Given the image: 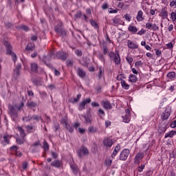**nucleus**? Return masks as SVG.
Returning a JSON list of instances; mask_svg holds the SVG:
<instances>
[{
    "label": "nucleus",
    "instance_id": "nucleus-1",
    "mask_svg": "<svg viewBox=\"0 0 176 176\" xmlns=\"http://www.w3.org/2000/svg\"><path fill=\"white\" fill-rule=\"evenodd\" d=\"M109 57L114 61L116 65H120V63H122V59L120 58L119 51L116 50L115 52L112 51L109 52Z\"/></svg>",
    "mask_w": 176,
    "mask_h": 176
},
{
    "label": "nucleus",
    "instance_id": "nucleus-2",
    "mask_svg": "<svg viewBox=\"0 0 176 176\" xmlns=\"http://www.w3.org/2000/svg\"><path fill=\"white\" fill-rule=\"evenodd\" d=\"M4 45L6 47L7 54H10V56H12V58L14 63H16V60H17V56L16 54H14L13 52H12V45H10V43L8 41L4 42Z\"/></svg>",
    "mask_w": 176,
    "mask_h": 176
},
{
    "label": "nucleus",
    "instance_id": "nucleus-3",
    "mask_svg": "<svg viewBox=\"0 0 176 176\" xmlns=\"http://www.w3.org/2000/svg\"><path fill=\"white\" fill-rule=\"evenodd\" d=\"M130 149L124 148L120 153V160H122V162H126V160L129 159V156H130Z\"/></svg>",
    "mask_w": 176,
    "mask_h": 176
},
{
    "label": "nucleus",
    "instance_id": "nucleus-4",
    "mask_svg": "<svg viewBox=\"0 0 176 176\" xmlns=\"http://www.w3.org/2000/svg\"><path fill=\"white\" fill-rule=\"evenodd\" d=\"M77 155L80 159H83V156H88L89 150L85 146H82L77 151Z\"/></svg>",
    "mask_w": 176,
    "mask_h": 176
},
{
    "label": "nucleus",
    "instance_id": "nucleus-5",
    "mask_svg": "<svg viewBox=\"0 0 176 176\" xmlns=\"http://www.w3.org/2000/svg\"><path fill=\"white\" fill-rule=\"evenodd\" d=\"M8 113L11 116L12 120H16L19 118V115L17 114V111L14 108L13 106L10 105L8 107Z\"/></svg>",
    "mask_w": 176,
    "mask_h": 176
},
{
    "label": "nucleus",
    "instance_id": "nucleus-6",
    "mask_svg": "<svg viewBox=\"0 0 176 176\" xmlns=\"http://www.w3.org/2000/svg\"><path fill=\"white\" fill-rule=\"evenodd\" d=\"M10 138H12V135L8 133H6L3 135V140H1V145L3 146H6V145H9L10 144Z\"/></svg>",
    "mask_w": 176,
    "mask_h": 176
},
{
    "label": "nucleus",
    "instance_id": "nucleus-7",
    "mask_svg": "<svg viewBox=\"0 0 176 176\" xmlns=\"http://www.w3.org/2000/svg\"><path fill=\"white\" fill-rule=\"evenodd\" d=\"M91 102V99L87 98L84 99L82 102H80L78 104V111H84V109H86V104H90Z\"/></svg>",
    "mask_w": 176,
    "mask_h": 176
},
{
    "label": "nucleus",
    "instance_id": "nucleus-8",
    "mask_svg": "<svg viewBox=\"0 0 176 176\" xmlns=\"http://www.w3.org/2000/svg\"><path fill=\"white\" fill-rule=\"evenodd\" d=\"M167 126H168V124L167 122H162L160 124L158 127V133L160 134H164L166 131H167Z\"/></svg>",
    "mask_w": 176,
    "mask_h": 176
},
{
    "label": "nucleus",
    "instance_id": "nucleus-9",
    "mask_svg": "<svg viewBox=\"0 0 176 176\" xmlns=\"http://www.w3.org/2000/svg\"><path fill=\"white\" fill-rule=\"evenodd\" d=\"M122 119H123L124 123H129L130 120H131L130 109H125V115L122 116Z\"/></svg>",
    "mask_w": 176,
    "mask_h": 176
},
{
    "label": "nucleus",
    "instance_id": "nucleus-10",
    "mask_svg": "<svg viewBox=\"0 0 176 176\" xmlns=\"http://www.w3.org/2000/svg\"><path fill=\"white\" fill-rule=\"evenodd\" d=\"M103 144L105 148H111L113 145V141L109 138H105L103 140Z\"/></svg>",
    "mask_w": 176,
    "mask_h": 176
},
{
    "label": "nucleus",
    "instance_id": "nucleus-11",
    "mask_svg": "<svg viewBox=\"0 0 176 176\" xmlns=\"http://www.w3.org/2000/svg\"><path fill=\"white\" fill-rule=\"evenodd\" d=\"M20 69H21V65H17L16 68L14 69V78L15 79H17V78L20 76L21 74V72H20Z\"/></svg>",
    "mask_w": 176,
    "mask_h": 176
},
{
    "label": "nucleus",
    "instance_id": "nucleus-12",
    "mask_svg": "<svg viewBox=\"0 0 176 176\" xmlns=\"http://www.w3.org/2000/svg\"><path fill=\"white\" fill-rule=\"evenodd\" d=\"M102 106L104 109H112V104H111L108 100H102Z\"/></svg>",
    "mask_w": 176,
    "mask_h": 176
},
{
    "label": "nucleus",
    "instance_id": "nucleus-13",
    "mask_svg": "<svg viewBox=\"0 0 176 176\" xmlns=\"http://www.w3.org/2000/svg\"><path fill=\"white\" fill-rule=\"evenodd\" d=\"M30 72L32 74H36L38 72V64L36 63H32L30 64Z\"/></svg>",
    "mask_w": 176,
    "mask_h": 176
},
{
    "label": "nucleus",
    "instance_id": "nucleus-14",
    "mask_svg": "<svg viewBox=\"0 0 176 176\" xmlns=\"http://www.w3.org/2000/svg\"><path fill=\"white\" fill-rule=\"evenodd\" d=\"M56 57L60 58V60H67V55L63 51H59L56 53Z\"/></svg>",
    "mask_w": 176,
    "mask_h": 176
},
{
    "label": "nucleus",
    "instance_id": "nucleus-15",
    "mask_svg": "<svg viewBox=\"0 0 176 176\" xmlns=\"http://www.w3.org/2000/svg\"><path fill=\"white\" fill-rule=\"evenodd\" d=\"M127 46L129 49H138V45L130 40L127 41Z\"/></svg>",
    "mask_w": 176,
    "mask_h": 176
},
{
    "label": "nucleus",
    "instance_id": "nucleus-16",
    "mask_svg": "<svg viewBox=\"0 0 176 176\" xmlns=\"http://www.w3.org/2000/svg\"><path fill=\"white\" fill-rule=\"evenodd\" d=\"M76 73L80 78H83L86 77V72H85L82 68H78L76 70Z\"/></svg>",
    "mask_w": 176,
    "mask_h": 176
},
{
    "label": "nucleus",
    "instance_id": "nucleus-17",
    "mask_svg": "<svg viewBox=\"0 0 176 176\" xmlns=\"http://www.w3.org/2000/svg\"><path fill=\"white\" fill-rule=\"evenodd\" d=\"M170 113L169 110L166 109L162 114V120H167L168 118H170Z\"/></svg>",
    "mask_w": 176,
    "mask_h": 176
},
{
    "label": "nucleus",
    "instance_id": "nucleus-18",
    "mask_svg": "<svg viewBox=\"0 0 176 176\" xmlns=\"http://www.w3.org/2000/svg\"><path fill=\"white\" fill-rule=\"evenodd\" d=\"M112 20L113 23L112 25H122V24H124V22L119 18H113Z\"/></svg>",
    "mask_w": 176,
    "mask_h": 176
},
{
    "label": "nucleus",
    "instance_id": "nucleus-19",
    "mask_svg": "<svg viewBox=\"0 0 176 176\" xmlns=\"http://www.w3.org/2000/svg\"><path fill=\"white\" fill-rule=\"evenodd\" d=\"M144 12L142 10H139L138 12V14L136 16V20L137 21H144Z\"/></svg>",
    "mask_w": 176,
    "mask_h": 176
},
{
    "label": "nucleus",
    "instance_id": "nucleus-20",
    "mask_svg": "<svg viewBox=\"0 0 176 176\" xmlns=\"http://www.w3.org/2000/svg\"><path fill=\"white\" fill-rule=\"evenodd\" d=\"M70 167L74 175H78V174H79V167H78V165L71 164Z\"/></svg>",
    "mask_w": 176,
    "mask_h": 176
},
{
    "label": "nucleus",
    "instance_id": "nucleus-21",
    "mask_svg": "<svg viewBox=\"0 0 176 176\" xmlns=\"http://www.w3.org/2000/svg\"><path fill=\"white\" fill-rule=\"evenodd\" d=\"M121 149V146H120V144H118L115 148H114V151H113V153L111 154V157H115L118 153H119V151H120Z\"/></svg>",
    "mask_w": 176,
    "mask_h": 176
},
{
    "label": "nucleus",
    "instance_id": "nucleus-22",
    "mask_svg": "<svg viewBox=\"0 0 176 176\" xmlns=\"http://www.w3.org/2000/svg\"><path fill=\"white\" fill-rule=\"evenodd\" d=\"M174 135H176V131L174 130H172L165 134L164 138H173Z\"/></svg>",
    "mask_w": 176,
    "mask_h": 176
},
{
    "label": "nucleus",
    "instance_id": "nucleus-23",
    "mask_svg": "<svg viewBox=\"0 0 176 176\" xmlns=\"http://www.w3.org/2000/svg\"><path fill=\"white\" fill-rule=\"evenodd\" d=\"M144 158V154L142 153H139L136 154L135 157V163H140V160Z\"/></svg>",
    "mask_w": 176,
    "mask_h": 176
},
{
    "label": "nucleus",
    "instance_id": "nucleus-24",
    "mask_svg": "<svg viewBox=\"0 0 176 176\" xmlns=\"http://www.w3.org/2000/svg\"><path fill=\"white\" fill-rule=\"evenodd\" d=\"M27 107H28V108H35L37 105L38 103L34 102V101H28L26 103Z\"/></svg>",
    "mask_w": 176,
    "mask_h": 176
},
{
    "label": "nucleus",
    "instance_id": "nucleus-25",
    "mask_svg": "<svg viewBox=\"0 0 176 176\" xmlns=\"http://www.w3.org/2000/svg\"><path fill=\"white\" fill-rule=\"evenodd\" d=\"M170 19L172 21V23H175L176 21V10H175L174 11H173L170 14Z\"/></svg>",
    "mask_w": 176,
    "mask_h": 176
},
{
    "label": "nucleus",
    "instance_id": "nucleus-26",
    "mask_svg": "<svg viewBox=\"0 0 176 176\" xmlns=\"http://www.w3.org/2000/svg\"><path fill=\"white\" fill-rule=\"evenodd\" d=\"M138 80L137 76L134 74H130L129 77V81L131 82L132 83H135Z\"/></svg>",
    "mask_w": 176,
    "mask_h": 176
},
{
    "label": "nucleus",
    "instance_id": "nucleus-27",
    "mask_svg": "<svg viewBox=\"0 0 176 176\" xmlns=\"http://www.w3.org/2000/svg\"><path fill=\"white\" fill-rule=\"evenodd\" d=\"M162 19H167L168 17V12H167V10L162 9V10L160 12Z\"/></svg>",
    "mask_w": 176,
    "mask_h": 176
},
{
    "label": "nucleus",
    "instance_id": "nucleus-28",
    "mask_svg": "<svg viewBox=\"0 0 176 176\" xmlns=\"http://www.w3.org/2000/svg\"><path fill=\"white\" fill-rule=\"evenodd\" d=\"M175 72H170L167 74V78H168V79L170 80H174V79H175Z\"/></svg>",
    "mask_w": 176,
    "mask_h": 176
},
{
    "label": "nucleus",
    "instance_id": "nucleus-29",
    "mask_svg": "<svg viewBox=\"0 0 176 176\" xmlns=\"http://www.w3.org/2000/svg\"><path fill=\"white\" fill-rule=\"evenodd\" d=\"M128 30L132 34H137V31H138V29L137 28V27L131 25L129 26Z\"/></svg>",
    "mask_w": 176,
    "mask_h": 176
},
{
    "label": "nucleus",
    "instance_id": "nucleus-30",
    "mask_svg": "<svg viewBox=\"0 0 176 176\" xmlns=\"http://www.w3.org/2000/svg\"><path fill=\"white\" fill-rule=\"evenodd\" d=\"M17 129H18V131H19L21 138H23L24 140V138H25V135H26L25 132L24 131V129H23V128H21V126H18Z\"/></svg>",
    "mask_w": 176,
    "mask_h": 176
},
{
    "label": "nucleus",
    "instance_id": "nucleus-31",
    "mask_svg": "<svg viewBox=\"0 0 176 176\" xmlns=\"http://www.w3.org/2000/svg\"><path fill=\"white\" fill-rule=\"evenodd\" d=\"M120 83L122 89H124L125 90H129V89H130V85L126 84V81L122 80Z\"/></svg>",
    "mask_w": 176,
    "mask_h": 176
},
{
    "label": "nucleus",
    "instance_id": "nucleus-32",
    "mask_svg": "<svg viewBox=\"0 0 176 176\" xmlns=\"http://www.w3.org/2000/svg\"><path fill=\"white\" fill-rule=\"evenodd\" d=\"M32 120H35V122H39V120H41V122H43L42 117L37 115L32 116Z\"/></svg>",
    "mask_w": 176,
    "mask_h": 176
},
{
    "label": "nucleus",
    "instance_id": "nucleus-33",
    "mask_svg": "<svg viewBox=\"0 0 176 176\" xmlns=\"http://www.w3.org/2000/svg\"><path fill=\"white\" fill-rule=\"evenodd\" d=\"M52 167H56V168H60V160H55L51 163Z\"/></svg>",
    "mask_w": 176,
    "mask_h": 176
},
{
    "label": "nucleus",
    "instance_id": "nucleus-34",
    "mask_svg": "<svg viewBox=\"0 0 176 176\" xmlns=\"http://www.w3.org/2000/svg\"><path fill=\"white\" fill-rule=\"evenodd\" d=\"M83 118H85L84 123H85V124H89V123H91V117L84 116Z\"/></svg>",
    "mask_w": 176,
    "mask_h": 176
},
{
    "label": "nucleus",
    "instance_id": "nucleus-35",
    "mask_svg": "<svg viewBox=\"0 0 176 176\" xmlns=\"http://www.w3.org/2000/svg\"><path fill=\"white\" fill-rule=\"evenodd\" d=\"M89 23H90L91 27H94V28H95V30H98V24H97L95 21L90 19Z\"/></svg>",
    "mask_w": 176,
    "mask_h": 176
},
{
    "label": "nucleus",
    "instance_id": "nucleus-36",
    "mask_svg": "<svg viewBox=\"0 0 176 176\" xmlns=\"http://www.w3.org/2000/svg\"><path fill=\"white\" fill-rule=\"evenodd\" d=\"M126 60L127 61V63L131 65V64H133V61H134V58H133V57H131V56L128 55L126 57Z\"/></svg>",
    "mask_w": 176,
    "mask_h": 176
},
{
    "label": "nucleus",
    "instance_id": "nucleus-37",
    "mask_svg": "<svg viewBox=\"0 0 176 176\" xmlns=\"http://www.w3.org/2000/svg\"><path fill=\"white\" fill-rule=\"evenodd\" d=\"M26 50H34L35 49V45L32 44L31 43H29L28 45L25 47Z\"/></svg>",
    "mask_w": 176,
    "mask_h": 176
},
{
    "label": "nucleus",
    "instance_id": "nucleus-38",
    "mask_svg": "<svg viewBox=\"0 0 176 176\" xmlns=\"http://www.w3.org/2000/svg\"><path fill=\"white\" fill-rule=\"evenodd\" d=\"M21 168L23 171H25V170H27V168H28V163L27 162H24L22 164Z\"/></svg>",
    "mask_w": 176,
    "mask_h": 176
},
{
    "label": "nucleus",
    "instance_id": "nucleus-39",
    "mask_svg": "<svg viewBox=\"0 0 176 176\" xmlns=\"http://www.w3.org/2000/svg\"><path fill=\"white\" fill-rule=\"evenodd\" d=\"M98 58L102 61V63H105V57H104V55L102 54H99L98 55Z\"/></svg>",
    "mask_w": 176,
    "mask_h": 176
},
{
    "label": "nucleus",
    "instance_id": "nucleus-40",
    "mask_svg": "<svg viewBox=\"0 0 176 176\" xmlns=\"http://www.w3.org/2000/svg\"><path fill=\"white\" fill-rule=\"evenodd\" d=\"M153 27V24H152V23L148 22L146 23V28L147 30H152Z\"/></svg>",
    "mask_w": 176,
    "mask_h": 176
},
{
    "label": "nucleus",
    "instance_id": "nucleus-41",
    "mask_svg": "<svg viewBox=\"0 0 176 176\" xmlns=\"http://www.w3.org/2000/svg\"><path fill=\"white\" fill-rule=\"evenodd\" d=\"M25 129L28 133H32V130H34V126L31 125H27Z\"/></svg>",
    "mask_w": 176,
    "mask_h": 176
},
{
    "label": "nucleus",
    "instance_id": "nucleus-42",
    "mask_svg": "<svg viewBox=\"0 0 176 176\" xmlns=\"http://www.w3.org/2000/svg\"><path fill=\"white\" fill-rule=\"evenodd\" d=\"M23 120L25 122H31V120H32V116H28L27 117H23Z\"/></svg>",
    "mask_w": 176,
    "mask_h": 176
},
{
    "label": "nucleus",
    "instance_id": "nucleus-43",
    "mask_svg": "<svg viewBox=\"0 0 176 176\" xmlns=\"http://www.w3.org/2000/svg\"><path fill=\"white\" fill-rule=\"evenodd\" d=\"M20 30H23V31H25L26 32L28 31H30V28H28L27 25H22L19 27Z\"/></svg>",
    "mask_w": 176,
    "mask_h": 176
},
{
    "label": "nucleus",
    "instance_id": "nucleus-44",
    "mask_svg": "<svg viewBox=\"0 0 176 176\" xmlns=\"http://www.w3.org/2000/svg\"><path fill=\"white\" fill-rule=\"evenodd\" d=\"M65 124L67 126L66 127L68 131H69V133H72L74 131V127H72L70 125H68V124H67V122H65Z\"/></svg>",
    "mask_w": 176,
    "mask_h": 176
},
{
    "label": "nucleus",
    "instance_id": "nucleus-45",
    "mask_svg": "<svg viewBox=\"0 0 176 176\" xmlns=\"http://www.w3.org/2000/svg\"><path fill=\"white\" fill-rule=\"evenodd\" d=\"M89 133H96L97 131V129L94 128V126H89L88 128Z\"/></svg>",
    "mask_w": 176,
    "mask_h": 176
},
{
    "label": "nucleus",
    "instance_id": "nucleus-46",
    "mask_svg": "<svg viewBox=\"0 0 176 176\" xmlns=\"http://www.w3.org/2000/svg\"><path fill=\"white\" fill-rule=\"evenodd\" d=\"M123 78L126 79V76L123 74H120L117 76V80H120L122 82V80H124Z\"/></svg>",
    "mask_w": 176,
    "mask_h": 176
},
{
    "label": "nucleus",
    "instance_id": "nucleus-47",
    "mask_svg": "<svg viewBox=\"0 0 176 176\" xmlns=\"http://www.w3.org/2000/svg\"><path fill=\"white\" fill-rule=\"evenodd\" d=\"M170 6L173 9H176V0H173L170 3Z\"/></svg>",
    "mask_w": 176,
    "mask_h": 176
},
{
    "label": "nucleus",
    "instance_id": "nucleus-48",
    "mask_svg": "<svg viewBox=\"0 0 176 176\" xmlns=\"http://www.w3.org/2000/svg\"><path fill=\"white\" fill-rule=\"evenodd\" d=\"M135 67L136 68H140V67H142V61L138 60L135 63Z\"/></svg>",
    "mask_w": 176,
    "mask_h": 176
},
{
    "label": "nucleus",
    "instance_id": "nucleus-49",
    "mask_svg": "<svg viewBox=\"0 0 176 176\" xmlns=\"http://www.w3.org/2000/svg\"><path fill=\"white\" fill-rule=\"evenodd\" d=\"M104 163L107 167H111V164H112V160H106Z\"/></svg>",
    "mask_w": 176,
    "mask_h": 176
},
{
    "label": "nucleus",
    "instance_id": "nucleus-50",
    "mask_svg": "<svg viewBox=\"0 0 176 176\" xmlns=\"http://www.w3.org/2000/svg\"><path fill=\"white\" fill-rule=\"evenodd\" d=\"M43 148L45 149V151H49V144L46 141H44L43 142Z\"/></svg>",
    "mask_w": 176,
    "mask_h": 176
},
{
    "label": "nucleus",
    "instance_id": "nucleus-51",
    "mask_svg": "<svg viewBox=\"0 0 176 176\" xmlns=\"http://www.w3.org/2000/svg\"><path fill=\"white\" fill-rule=\"evenodd\" d=\"M154 50H155V54H156V56H157V57H160V56H162V51H160L159 49H155Z\"/></svg>",
    "mask_w": 176,
    "mask_h": 176
},
{
    "label": "nucleus",
    "instance_id": "nucleus-52",
    "mask_svg": "<svg viewBox=\"0 0 176 176\" xmlns=\"http://www.w3.org/2000/svg\"><path fill=\"white\" fill-rule=\"evenodd\" d=\"M98 113L99 116H105V112L104 111V110H102V109H98Z\"/></svg>",
    "mask_w": 176,
    "mask_h": 176
},
{
    "label": "nucleus",
    "instance_id": "nucleus-53",
    "mask_svg": "<svg viewBox=\"0 0 176 176\" xmlns=\"http://www.w3.org/2000/svg\"><path fill=\"white\" fill-rule=\"evenodd\" d=\"M17 144H19V145H21L23 144H24V138L22 140V139H20V138H16V140Z\"/></svg>",
    "mask_w": 176,
    "mask_h": 176
},
{
    "label": "nucleus",
    "instance_id": "nucleus-54",
    "mask_svg": "<svg viewBox=\"0 0 176 176\" xmlns=\"http://www.w3.org/2000/svg\"><path fill=\"white\" fill-rule=\"evenodd\" d=\"M152 30L153 31H159V26H157V25H156V23H153Z\"/></svg>",
    "mask_w": 176,
    "mask_h": 176
},
{
    "label": "nucleus",
    "instance_id": "nucleus-55",
    "mask_svg": "<svg viewBox=\"0 0 176 176\" xmlns=\"http://www.w3.org/2000/svg\"><path fill=\"white\" fill-rule=\"evenodd\" d=\"M58 34H59V35H60L61 36H65V35H66L65 30L63 29H60Z\"/></svg>",
    "mask_w": 176,
    "mask_h": 176
},
{
    "label": "nucleus",
    "instance_id": "nucleus-56",
    "mask_svg": "<svg viewBox=\"0 0 176 176\" xmlns=\"http://www.w3.org/2000/svg\"><path fill=\"white\" fill-rule=\"evenodd\" d=\"M145 168V164L141 165L140 166L138 167V171L139 173H142L144 169Z\"/></svg>",
    "mask_w": 176,
    "mask_h": 176
},
{
    "label": "nucleus",
    "instance_id": "nucleus-57",
    "mask_svg": "<svg viewBox=\"0 0 176 176\" xmlns=\"http://www.w3.org/2000/svg\"><path fill=\"white\" fill-rule=\"evenodd\" d=\"M173 30H174V25H173V24L168 25V31L169 32H171V31H173Z\"/></svg>",
    "mask_w": 176,
    "mask_h": 176
},
{
    "label": "nucleus",
    "instance_id": "nucleus-58",
    "mask_svg": "<svg viewBox=\"0 0 176 176\" xmlns=\"http://www.w3.org/2000/svg\"><path fill=\"white\" fill-rule=\"evenodd\" d=\"M75 54H76V56H78V57H81L82 56V51L79 50H76L75 51Z\"/></svg>",
    "mask_w": 176,
    "mask_h": 176
},
{
    "label": "nucleus",
    "instance_id": "nucleus-59",
    "mask_svg": "<svg viewBox=\"0 0 176 176\" xmlns=\"http://www.w3.org/2000/svg\"><path fill=\"white\" fill-rule=\"evenodd\" d=\"M61 30V25L55 26V31L57 32H60V30Z\"/></svg>",
    "mask_w": 176,
    "mask_h": 176
},
{
    "label": "nucleus",
    "instance_id": "nucleus-60",
    "mask_svg": "<svg viewBox=\"0 0 176 176\" xmlns=\"http://www.w3.org/2000/svg\"><path fill=\"white\" fill-rule=\"evenodd\" d=\"M76 17L77 19H80V17H82V12L78 11V12L76 13Z\"/></svg>",
    "mask_w": 176,
    "mask_h": 176
},
{
    "label": "nucleus",
    "instance_id": "nucleus-61",
    "mask_svg": "<svg viewBox=\"0 0 176 176\" xmlns=\"http://www.w3.org/2000/svg\"><path fill=\"white\" fill-rule=\"evenodd\" d=\"M124 16H125V19H126V21H131V16H130L129 14H126Z\"/></svg>",
    "mask_w": 176,
    "mask_h": 176
},
{
    "label": "nucleus",
    "instance_id": "nucleus-62",
    "mask_svg": "<svg viewBox=\"0 0 176 176\" xmlns=\"http://www.w3.org/2000/svg\"><path fill=\"white\" fill-rule=\"evenodd\" d=\"M145 32H146V31L144 29L140 30V31H139L138 32V35H144V34H145Z\"/></svg>",
    "mask_w": 176,
    "mask_h": 176
},
{
    "label": "nucleus",
    "instance_id": "nucleus-63",
    "mask_svg": "<svg viewBox=\"0 0 176 176\" xmlns=\"http://www.w3.org/2000/svg\"><path fill=\"white\" fill-rule=\"evenodd\" d=\"M170 127H171V129H175V127H176V120H174L173 122H171Z\"/></svg>",
    "mask_w": 176,
    "mask_h": 176
},
{
    "label": "nucleus",
    "instance_id": "nucleus-64",
    "mask_svg": "<svg viewBox=\"0 0 176 176\" xmlns=\"http://www.w3.org/2000/svg\"><path fill=\"white\" fill-rule=\"evenodd\" d=\"M109 12V13H118V9L110 8Z\"/></svg>",
    "mask_w": 176,
    "mask_h": 176
}]
</instances>
